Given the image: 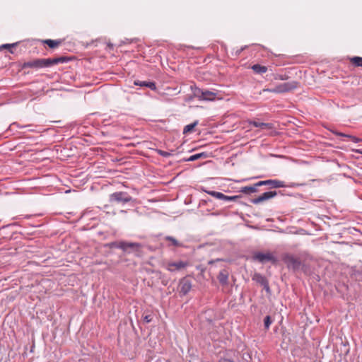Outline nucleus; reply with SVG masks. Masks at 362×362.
Here are the masks:
<instances>
[{
    "mask_svg": "<svg viewBox=\"0 0 362 362\" xmlns=\"http://www.w3.org/2000/svg\"><path fill=\"white\" fill-rule=\"evenodd\" d=\"M71 59L68 57H59L55 58H37L24 62L22 64V69H40L42 68L51 67L58 64H63L69 62Z\"/></svg>",
    "mask_w": 362,
    "mask_h": 362,
    "instance_id": "nucleus-1",
    "label": "nucleus"
},
{
    "mask_svg": "<svg viewBox=\"0 0 362 362\" xmlns=\"http://www.w3.org/2000/svg\"><path fill=\"white\" fill-rule=\"evenodd\" d=\"M298 82L293 81L290 82L278 84L274 88H264L259 92V94H262L264 92H269L274 93H284L296 89L298 87Z\"/></svg>",
    "mask_w": 362,
    "mask_h": 362,
    "instance_id": "nucleus-2",
    "label": "nucleus"
},
{
    "mask_svg": "<svg viewBox=\"0 0 362 362\" xmlns=\"http://www.w3.org/2000/svg\"><path fill=\"white\" fill-rule=\"evenodd\" d=\"M132 201H133L132 197L127 192H115L109 196V202L111 204H124Z\"/></svg>",
    "mask_w": 362,
    "mask_h": 362,
    "instance_id": "nucleus-3",
    "label": "nucleus"
},
{
    "mask_svg": "<svg viewBox=\"0 0 362 362\" xmlns=\"http://www.w3.org/2000/svg\"><path fill=\"white\" fill-rule=\"evenodd\" d=\"M252 258L254 261H257L261 264L271 262L273 264H275L277 262V258L269 252L266 253L262 252H255Z\"/></svg>",
    "mask_w": 362,
    "mask_h": 362,
    "instance_id": "nucleus-4",
    "label": "nucleus"
},
{
    "mask_svg": "<svg viewBox=\"0 0 362 362\" xmlns=\"http://www.w3.org/2000/svg\"><path fill=\"white\" fill-rule=\"evenodd\" d=\"M193 94L194 97L199 98V100L209 101L214 100L217 95L216 92L211 91L209 90H203L199 88H195L193 90Z\"/></svg>",
    "mask_w": 362,
    "mask_h": 362,
    "instance_id": "nucleus-5",
    "label": "nucleus"
},
{
    "mask_svg": "<svg viewBox=\"0 0 362 362\" xmlns=\"http://www.w3.org/2000/svg\"><path fill=\"white\" fill-rule=\"evenodd\" d=\"M192 281L189 276H187L179 281L178 291L180 296H186L192 289Z\"/></svg>",
    "mask_w": 362,
    "mask_h": 362,
    "instance_id": "nucleus-6",
    "label": "nucleus"
},
{
    "mask_svg": "<svg viewBox=\"0 0 362 362\" xmlns=\"http://www.w3.org/2000/svg\"><path fill=\"white\" fill-rule=\"evenodd\" d=\"M284 260L289 269H292L295 272L300 271L302 262L299 258L288 255L284 257Z\"/></svg>",
    "mask_w": 362,
    "mask_h": 362,
    "instance_id": "nucleus-7",
    "label": "nucleus"
},
{
    "mask_svg": "<svg viewBox=\"0 0 362 362\" xmlns=\"http://www.w3.org/2000/svg\"><path fill=\"white\" fill-rule=\"evenodd\" d=\"M277 194L278 193L276 191L266 192H264L263 194H262L260 196H259L256 198L252 199L250 200V202H251V203H252L254 204H259L260 203H262L265 201H267L270 199L275 197L277 195Z\"/></svg>",
    "mask_w": 362,
    "mask_h": 362,
    "instance_id": "nucleus-8",
    "label": "nucleus"
},
{
    "mask_svg": "<svg viewBox=\"0 0 362 362\" xmlns=\"http://www.w3.org/2000/svg\"><path fill=\"white\" fill-rule=\"evenodd\" d=\"M188 266V262L185 261H177V262H169L166 264V269L171 272H174L176 271H180L182 269L187 267Z\"/></svg>",
    "mask_w": 362,
    "mask_h": 362,
    "instance_id": "nucleus-9",
    "label": "nucleus"
},
{
    "mask_svg": "<svg viewBox=\"0 0 362 362\" xmlns=\"http://www.w3.org/2000/svg\"><path fill=\"white\" fill-rule=\"evenodd\" d=\"M122 244L124 247L122 248V250L127 253H130L132 252H138L141 248V244L138 243L122 241Z\"/></svg>",
    "mask_w": 362,
    "mask_h": 362,
    "instance_id": "nucleus-10",
    "label": "nucleus"
},
{
    "mask_svg": "<svg viewBox=\"0 0 362 362\" xmlns=\"http://www.w3.org/2000/svg\"><path fill=\"white\" fill-rule=\"evenodd\" d=\"M266 185L268 186L269 189L295 186V185H286L284 181L279 180H266Z\"/></svg>",
    "mask_w": 362,
    "mask_h": 362,
    "instance_id": "nucleus-11",
    "label": "nucleus"
},
{
    "mask_svg": "<svg viewBox=\"0 0 362 362\" xmlns=\"http://www.w3.org/2000/svg\"><path fill=\"white\" fill-rule=\"evenodd\" d=\"M252 280L262 286L267 291H269L268 280L261 274L255 273L252 277Z\"/></svg>",
    "mask_w": 362,
    "mask_h": 362,
    "instance_id": "nucleus-12",
    "label": "nucleus"
},
{
    "mask_svg": "<svg viewBox=\"0 0 362 362\" xmlns=\"http://www.w3.org/2000/svg\"><path fill=\"white\" fill-rule=\"evenodd\" d=\"M134 84L141 87L148 88L151 90H156L157 87L154 81L134 80Z\"/></svg>",
    "mask_w": 362,
    "mask_h": 362,
    "instance_id": "nucleus-13",
    "label": "nucleus"
},
{
    "mask_svg": "<svg viewBox=\"0 0 362 362\" xmlns=\"http://www.w3.org/2000/svg\"><path fill=\"white\" fill-rule=\"evenodd\" d=\"M228 276L229 273L226 269L220 271L217 279L222 286H227L228 284Z\"/></svg>",
    "mask_w": 362,
    "mask_h": 362,
    "instance_id": "nucleus-14",
    "label": "nucleus"
},
{
    "mask_svg": "<svg viewBox=\"0 0 362 362\" xmlns=\"http://www.w3.org/2000/svg\"><path fill=\"white\" fill-rule=\"evenodd\" d=\"M329 131L331 132H332L334 134L337 135V136H343V137H346V138H349L354 143H358L359 141H361V139L359 138H357L356 136H353V135H351V134H344V133H342V132H338L337 130H334V129H329Z\"/></svg>",
    "mask_w": 362,
    "mask_h": 362,
    "instance_id": "nucleus-15",
    "label": "nucleus"
},
{
    "mask_svg": "<svg viewBox=\"0 0 362 362\" xmlns=\"http://www.w3.org/2000/svg\"><path fill=\"white\" fill-rule=\"evenodd\" d=\"M62 40H44L42 41L43 44L47 45L49 48L54 49L57 47L59 45L62 44Z\"/></svg>",
    "mask_w": 362,
    "mask_h": 362,
    "instance_id": "nucleus-16",
    "label": "nucleus"
},
{
    "mask_svg": "<svg viewBox=\"0 0 362 362\" xmlns=\"http://www.w3.org/2000/svg\"><path fill=\"white\" fill-rule=\"evenodd\" d=\"M208 157V153L206 152H202L199 153L194 154L189 156L188 158L184 159L185 161H194L199 158H206Z\"/></svg>",
    "mask_w": 362,
    "mask_h": 362,
    "instance_id": "nucleus-17",
    "label": "nucleus"
},
{
    "mask_svg": "<svg viewBox=\"0 0 362 362\" xmlns=\"http://www.w3.org/2000/svg\"><path fill=\"white\" fill-rule=\"evenodd\" d=\"M251 69L254 72L259 74H264L267 71V67L265 66L260 65L259 64H254L251 66Z\"/></svg>",
    "mask_w": 362,
    "mask_h": 362,
    "instance_id": "nucleus-18",
    "label": "nucleus"
},
{
    "mask_svg": "<svg viewBox=\"0 0 362 362\" xmlns=\"http://www.w3.org/2000/svg\"><path fill=\"white\" fill-rule=\"evenodd\" d=\"M240 192L242 193L246 194H250L252 193L257 192V189L254 185L252 186H245V187H241Z\"/></svg>",
    "mask_w": 362,
    "mask_h": 362,
    "instance_id": "nucleus-19",
    "label": "nucleus"
},
{
    "mask_svg": "<svg viewBox=\"0 0 362 362\" xmlns=\"http://www.w3.org/2000/svg\"><path fill=\"white\" fill-rule=\"evenodd\" d=\"M106 247H107L108 248H119V249H121L124 247L123 244H122V241H113V242H110V243H108L105 245Z\"/></svg>",
    "mask_w": 362,
    "mask_h": 362,
    "instance_id": "nucleus-20",
    "label": "nucleus"
},
{
    "mask_svg": "<svg viewBox=\"0 0 362 362\" xmlns=\"http://www.w3.org/2000/svg\"><path fill=\"white\" fill-rule=\"evenodd\" d=\"M204 192L206 193H207L208 194H209L218 199L222 200L223 198L224 197V194L219 192L211 191V190H204Z\"/></svg>",
    "mask_w": 362,
    "mask_h": 362,
    "instance_id": "nucleus-21",
    "label": "nucleus"
},
{
    "mask_svg": "<svg viewBox=\"0 0 362 362\" xmlns=\"http://www.w3.org/2000/svg\"><path fill=\"white\" fill-rule=\"evenodd\" d=\"M165 240L170 243L169 246L173 245L174 247H181L182 245V243L178 242L175 238L172 236H166L165 237Z\"/></svg>",
    "mask_w": 362,
    "mask_h": 362,
    "instance_id": "nucleus-22",
    "label": "nucleus"
},
{
    "mask_svg": "<svg viewBox=\"0 0 362 362\" xmlns=\"http://www.w3.org/2000/svg\"><path fill=\"white\" fill-rule=\"evenodd\" d=\"M197 124H198V121L197 120L192 124L186 125L184 127L183 134H186L187 133L191 132Z\"/></svg>",
    "mask_w": 362,
    "mask_h": 362,
    "instance_id": "nucleus-23",
    "label": "nucleus"
},
{
    "mask_svg": "<svg viewBox=\"0 0 362 362\" xmlns=\"http://www.w3.org/2000/svg\"><path fill=\"white\" fill-rule=\"evenodd\" d=\"M350 62L355 66L362 67V57H354L350 59Z\"/></svg>",
    "mask_w": 362,
    "mask_h": 362,
    "instance_id": "nucleus-24",
    "label": "nucleus"
},
{
    "mask_svg": "<svg viewBox=\"0 0 362 362\" xmlns=\"http://www.w3.org/2000/svg\"><path fill=\"white\" fill-rule=\"evenodd\" d=\"M18 42H15V43H12V44H4L0 46V51L3 49H8L9 52L13 54V51L12 48L16 47L18 45Z\"/></svg>",
    "mask_w": 362,
    "mask_h": 362,
    "instance_id": "nucleus-25",
    "label": "nucleus"
},
{
    "mask_svg": "<svg viewBox=\"0 0 362 362\" xmlns=\"http://www.w3.org/2000/svg\"><path fill=\"white\" fill-rule=\"evenodd\" d=\"M300 271H302L306 275H310L311 274L310 265L303 262H301Z\"/></svg>",
    "mask_w": 362,
    "mask_h": 362,
    "instance_id": "nucleus-26",
    "label": "nucleus"
},
{
    "mask_svg": "<svg viewBox=\"0 0 362 362\" xmlns=\"http://www.w3.org/2000/svg\"><path fill=\"white\" fill-rule=\"evenodd\" d=\"M156 151L159 156H163L164 158H168L173 154L172 152L173 151H172L171 152H168L163 151L161 149H156Z\"/></svg>",
    "mask_w": 362,
    "mask_h": 362,
    "instance_id": "nucleus-27",
    "label": "nucleus"
},
{
    "mask_svg": "<svg viewBox=\"0 0 362 362\" xmlns=\"http://www.w3.org/2000/svg\"><path fill=\"white\" fill-rule=\"evenodd\" d=\"M250 124L255 127H259L261 129H264L269 125L267 123L259 122L257 121H252L250 122Z\"/></svg>",
    "mask_w": 362,
    "mask_h": 362,
    "instance_id": "nucleus-28",
    "label": "nucleus"
},
{
    "mask_svg": "<svg viewBox=\"0 0 362 362\" xmlns=\"http://www.w3.org/2000/svg\"><path fill=\"white\" fill-rule=\"evenodd\" d=\"M272 323V320L269 315H267L264 319V325L266 329H269L271 324Z\"/></svg>",
    "mask_w": 362,
    "mask_h": 362,
    "instance_id": "nucleus-29",
    "label": "nucleus"
},
{
    "mask_svg": "<svg viewBox=\"0 0 362 362\" xmlns=\"http://www.w3.org/2000/svg\"><path fill=\"white\" fill-rule=\"evenodd\" d=\"M289 78V76L287 74H276L274 76V80H281V81H286Z\"/></svg>",
    "mask_w": 362,
    "mask_h": 362,
    "instance_id": "nucleus-30",
    "label": "nucleus"
},
{
    "mask_svg": "<svg viewBox=\"0 0 362 362\" xmlns=\"http://www.w3.org/2000/svg\"><path fill=\"white\" fill-rule=\"evenodd\" d=\"M240 197V196H238V195H235V196H227V195H225V194H224V197L223 198V199H222V200H223V201H227V202H229V201H236V200H238Z\"/></svg>",
    "mask_w": 362,
    "mask_h": 362,
    "instance_id": "nucleus-31",
    "label": "nucleus"
},
{
    "mask_svg": "<svg viewBox=\"0 0 362 362\" xmlns=\"http://www.w3.org/2000/svg\"><path fill=\"white\" fill-rule=\"evenodd\" d=\"M152 316L151 315H146L145 316H144L143 317V320L146 322V323H149L152 321Z\"/></svg>",
    "mask_w": 362,
    "mask_h": 362,
    "instance_id": "nucleus-32",
    "label": "nucleus"
},
{
    "mask_svg": "<svg viewBox=\"0 0 362 362\" xmlns=\"http://www.w3.org/2000/svg\"><path fill=\"white\" fill-rule=\"evenodd\" d=\"M266 185V180L259 181L255 184V187L257 189L258 187Z\"/></svg>",
    "mask_w": 362,
    "mask_h": 362,
    "instance_id": "nucleus-33",
    "label": "nucleus"
},
{
    "mask_svg": "<svg viewBox=\"0 0 362 362\" xmlns=\"http://www.w3.org/2000/svg\"><path fill=\"white\" fill-rule=\"evenodd\" d=\"M246 48V46L245 47H241L240 49H237L236 52H235V55L236 56H238L239 54H240V53Z\"/></svg>",
    "mask_w": 362,
    "mask_h": 362,
    "instance_id": "nucleus-34",
    "label": "nucleus"
},
{
    "mask_svg": "<svg viewBox=\"0 0 362 362\" xmlns=\"http://www.w3.org/2000/svg\"><path fill=\"white\" fill-rule=\"evenodd\" d=\"M219 362H234L233 360L228 359V358H224Z\"/></svg>",
    "mask_w": 362,
    "mask_h": 362,
    "instance_id": "nucleus-35",
    "label": "nucleus"
},
{
    "mask_svg": "<svg viewBox=\"0 0 362 362\" xmlns=\"http://www.w3.org/2000/svg\"><path fill=\"white\" fill-rule=\"evenodd\" d=\"M120 212L123 213V214H125L127 211L125 210H121Z\"/></svg>",
    "mask_w": 362,
    "mask_h": 362,
    "instance_id": "nucleus-36",
    "label": "nucleus"
},
{
    "mask_svg": "<svg viewBox=\"0 0 362 362\" xmlns=\"http://www.w3.org/2000/svg\"><path fill=\"white\" fill-rule=\"evenodd\" d=\"M108 207H109V206H108V205H105V206H104V208H105V209H107Z\"/></svg>",
    "mask_w": 362,
    "mask_h": 362,
    "instance_id": "nucleus-37",
    "label": "nucleus"
}]
</instances>
